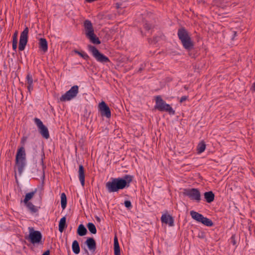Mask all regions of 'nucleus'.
<instances>
[{
  "label": "nucleus",
  "instance_id": "f257e3e1",
  "mask_svg": "<svg viewBox=\"0 0 255 255\" xmlns=\"http://www.w3.org/2000/svg\"><path fill=\"white\" fill-rule=\"evenodd\" d=\"M132 179L133 176L130 175H126L123 178H112L111 181L106 183V187L110 193L117 192L125 187H128Z\"/></svg>",
  "mask_w": 255,
  "mask_h": 255
},
{
  "label": "nucleus",
  "instance_id": "f03ea898",
  "mask_svg": "<svg viewBox=\"0 0 255 255\" xmlns=\"http://www.w3.org/2000/svg\"><path fill=\"white\" fill-rule=\"evenodd\" d=\"M26 154L23 147L18 148L16 155V164L17 171L19 175L23 172L25 165Z\"/></svg>",
  "mask_w": 255,
  "mask_h": 255
},
{
  "label": "nucleus",
  "instance_id": "7ed1b4c3",
  "mask_svg": "<svg viewBox=\"0 0 255 255\" xmlns=\"http://www.w3.org/2000/svg\"><path fill=\"white\" fill-rule=\"evenodd\" d=\"M237 23L234 21L224 19V28L227 37L233 40L237 32Z\"/></svg>",
  "mask_w": 255,
  "mask_h": 255
},
{
  "label": "nucleus",
  "instance_id": "20e7f679",
  "mask_svg": "<svg viewBox=\"0 0 255 255\" xmlns=\"http://www.w3.org/2000/svg\"><path fill=\"white\" fill-rule=\"evenodd\" d=\"M88 49L97 61L101 63H107L110 61L108 57L100 52L95 46L89 45H88Z\"/></svg>",
  "mask_w": 255,
  "mask_h": 255
},
{
  "label": "nucleus",
  "instance_id": "39448f33",
  "mask_svg": "<svg viewBox=\"0 0 255 255\" xmlns=\"http://www.w3.org/2000/svg\"><path fill=\"white\" fill-rule=\"evenodd\" d=\"M183 194L188 197L191 200H195L199 203L201 200V194L197 188H187L184 189Z\"/></svg>",
  "mask_w": 255,
  "mask_h": 255
},
{
  "label": "nucleus",
  "instance_id": "423d86ee",
  "mask_svg": "<svg viewBox=\"0 0 255 255\" xmlns=\"http://www.w3.org/2000/svg\"><path fill=\"white\" fill-rule=\"evenodd\" d=\"M78 92L79 87L77 85H74L60 98V100L61 102L70 101L75 98Z\"/></svg>",
  "mask_w": 255,
  "mask_h": 255
},
{
  "label": "nucleus",
  "instance_id": "0eeeda50",
  "mask_svg": "<svg viewBox=\"0 0 255 255\" xmlns=\"http://www.w3.org/2000/svg\"><path fill=\"white\" fill-rule=\"evenodd\" d=\"M190 215L192 218L198 222H201L204 225L208 227H211L213 226V222L209 219L204 217L202 214H199L194 211L190 212Z\"/></svg>",
  "mask_w": 255,
  "mask_h": 255
},
{
  "label": "nucleus",
  "instance_id": "6e6552de",
  "mask_svg": "<svg viewBox=\"0 0 255 255\" xmlns=\"http://www.w3.org/2000/svg\"><path fill=\"white\" fill-rule=\"evenodd\" d=\"M28 230L29 234L27 239L29 240L33 244L40 243L42 239V235L40 232L35 231L32 227H29Z\"/></svg>",
  "mask_w": 255,
  "mask_h": 255
},
{
  "label": "nucleus",
  "instance_id": "1a4fd4ad",
  "mask_svg": "<svg viewBox=\"0 0 255 255\" xmlns=\"http://www.w3.org/2000/svg\"><path fill=\"white\" fill-rule=\"evenodd\" d=\"M34 121L38 128L39 133L42 137L45 139L49 138L50 136L48 129L43 124L41 121L40 119L35 118L34 119Z\"/></svg>",
  "mask_w": 255,
  "mask_h": 255
},
{
  "label": "nucleus",
  "instance_id": "9d476101",
  "mask_svg": "<svg viewBox=\"0 0 255 255\" xmlns=\"http://www.w3.org/2000/svg\"><path fill=\"white\" fill-rule=\"evenodd\" d=\"M28 28L26 27L20 34L18 46L19 50L23 51L25 49L28 41Z\"/></svg>",
  "mask_w": 255,
  "mask_h": 255
},
{
  "label": "nucleus",
  "instance_id": "9b49d317",
  "mask_svg": "<svg viewBox=\"0 0 255 255\" xmlns=\"http://www.w3.org/2000/svg\"><path fill=\"white\" fill-rule=\"evenodd\" d=\"M99 109L102 116L109 118L111 116V110L105 102L102 101L99 105Z\"/></svg>",
  "mask_w": 255,
  "mask_h": 255
},
{
  "label": "nucleus",
  "instance_id": "f8f14e48",
  "mask_svg": "<svg viewBox=\"0 0 255 255\" xmlns=\"http://www.w3.org/2000/svg\"><path fill=\"white\" fill-rule=\"evenodd\" d=\"M161 221L162 223L168 224L170 226H174V219L170 215L163 214L161 217Z\"/></svg>",
  "mask_w": 255,
  "mask_h": 255
},
{
  "label": "nucleus",
  "instance_id": "ddd939ff",
  "mask_svg": "<svg viewBox=\"0 0 255 255\" xmlns=\"http://www.w3.org/2000/svg\"><path fill=\"white\" fill-rule=\"evenodd\" d=\"M84 25L86 31L85 34L86 36L89 34H92L94 32L93 25L91 21L89 20H86L84 21Z\"/></svg>",
  "mask_w": 255,
  "mask_h": 255
},
{
  "label": "nucleus",
  "instance_id": "4468645a",
  "mask_svg": "<svg viewBox=\"0 0 255 255\" xmlns=\"http://www.w3.org/2000/svg\"><path fill=\"white\" fill-rule=\"evenodd\" d=\"M183 47L188 50H190L193 48V43L190 37L184 38L181 40Z\"/></svg>",
  "mask_w": 255,
  "mask_h": 255
},
{
  "label": "nucleus",
  "instance_id": "2eb2a0df",
  "mask_svg": "<svg viewBox=\"0 0 255 255\" xmlns=\"http://www.w3.org/2000/svg\"><path fill=\"white\" fill-rule=\"evenodd\" d=\"M85 244L87 245L88 249L93 252L96 249V243L95 240L93 238H89L86 240Z\"/></svg>",
  "mask_w": 255,
  "mask_h": 255
},
{
  "label": "nucleus",
  "instance_id": "dca6fc26",
  "mask_svg": "<svg viewBox=\"0 0 255 255\" xmlns=\"http://www.w3.org/2000/svg\"><path fill=\"white\" fill-rule=\"evenodd\" d=\"M177 35L180 40H182V39H183L184 38L190 37L188 31L184 27H181L178 29Z\"/></svg>",
  "mask_w": 255,
  "mask_h": 255
},
{
  "label": "nucleus",
  "instance_id": "f3484780",
  "mask_svg": "<svg viewBox=\"0 0 255 255\" xmlns=\"http://www.w3.org/2000/svg\"><path fill=\"white\" fill-rule=\"evenodd\" d=\"M156 105L155 108L161 111L163 107L165 106L166 103L162 99L160 96H158L155 98Z\"/></svg>",
  "mask_w": 255,
  "mask_h": 255
},
{
  "label": "nucleus",
  "instance_id": "a211bd4d",
  "mask_svg": "<svg viewBox=\"0 0 255 255\" xmlns=\"http://www.w3.org/2000/svg\"><path fill=\"white\" fill-rule=\"evenodd\" d=\"M39 48L44 53L47 51L48 44L46 39L43 38H40L39 41Z\"/></svg>",
  "mask_w": 255,
  "mask_h": 255
},
{
  "label": "nucleus",
  "instance_id": "6ab92c4d",
  "mask_svg": "<svg viewBox=\"0 0 255 255\" xmlns=\"http://www.w3.org/2000/svg\"><path fill=\"white\" fill-rule=\"evenodd\" d=\"M78 173L79 180L82 185L83 186L85 184V170L82 165H79Z\"/></svg>",
  "mask_w": 255,
  "mask_h": 255
},
{
  "label": "nucleus",
  "instance_id": "aec40b11",
  "mask_svg": "<svg viewBox=\"0 0 255 255\" xmlns=\"http://www.w3.org/2000/svg\"><path fill=\"white\" fill-rule=\"evenodd\" d=\"M204 198L207 202L210 203L214 200L215 195L212 191L206 192L204 193Z\"/></svg>",
  "mask_w": 255,
  "mask_h": 255
},
{
  "label": "nucleus",
  "instance_id": "412c9836",
  "mask_svg": "<svg viewBox=\"0 0 255 255\" xmlns=\"http://www.w3.org/2000/svg\"><path fill=\"white\" fill-rule=\"evenodd\" d=\"M114 241L115 255H121L120 248L117 236L115 237Z\"/></svg>",
  "mask_w": 255,
  "mask_h": 255
},
{
  "label": "nucleus",
  "instance_id": "4be33fe9",
  "mask_svg": "<svg viewBox=\"0 0 255 255\" xmlns=\"http://www.w3.org/2000/svg\"><path fill=\"white\" fill-rule=\"evenodd\" d=\"M77 233L79 236H84L87 233V230L83 224H80L78 227Z\"/></svg>",
  "mask_w": 255,
  "mask_h": 255
},
{
  "label": "nucleus",
  "instance_id": "5701e85b",
  "mask_svg": "<svg viewBox=\"0 0 255 255\" xmlns=\"http://www.w3.org/2000/svg\"><path fill=\"white\" fill-rule=\"evenodd\" d=\"M66 218L65 217H62L59 223V231L60 232H63V230L67 227L66 223Z\"/></svg>",
  "mask_w": 255,
  "mask_h": 255
},
{
  "label": "nucleus",
  "instance_id": "b1692460",
  "mask_svg": "<svg viewBox=\"0 0 255 255\" xmlns=\"http://www.w3.org/2000/svg\"><path fill=\"white\" fill-rule=\"evenodd\" d=\"M87 37L90 39V40L93 43L95 44H99L101 43V41L94 34V32L92 34H89L86 36Z\"/></svg>",
  "mask_w": 255,
  "mask_h": 255
},
{
  "label": "nucleus",
  "instance_id": "393cba45",
  "mask_svg": "<svg viewBox=\"0 0 255 255\" xmlns=\"http://www.w3.org/2000/svg\"><path fill=\"white\" fill-rule=\"evenodd\" d=\"M26 81L28 84L27 88L29 91L33 89V79L32 75L29 73L27 74L26 76Z\"/></svg>",
  "mask_w": 255,
  "mask_h": 255
},
{
  "label": "nucleus",
  "instance_id": "a878e982",
  "mask_svg": "<svg viewBox=\"0 0 255 255\" xmlns=\"http://www.w3.org/2000/svg\"><path fill=\"white\" fill-rule=\"evenodd\" d=\"M72 251L75 254H78L80 252L79 243L77 241H73L72 245Z\"/></svg>",
  "mask_w": 255,
  "mask_h": 255
},
{
  "label": "nucleus",
  "instance_id": "bb28decb",
  "mask_svg": "<svg viewBox=\"0 0 255 255\" xmlns=\"http://www.w3.org/2000/svg\"><path fill=\"white\" fill-rule=\"evenodd\" d=\"M36 192L37 189H35L34 191L27 193L25 195V198L23 200L24 203H27V202L31 200L33 198L35 194L36 193Z\"/></svg>",
  "mask_w": 255,
  "mask_h": 255
},
{
  "label": "nucleus",
  "instance_id": "cd10ccee",
  "mask_svg": "<svg viewBox=\"0 0 255 255\" xmlns=\"http://www.w3.org/2000/svg\"><path fill=\"white\" fill-rule=\"evenodd\" d=\"M161 112H167L171 115L175 114V111L173 110L171 107L168 104H165V106L163 107V109L161 110Z\"/></svg>",
  "mask_w": 255,
  "mask_h": 255
},
{
  "label": "nucleus",
  "instance_id": "c85d7f7f",
  "mask_svg": "<svg viewBox=\"0 0 255 255\" xmlns=\"http://www.w3.org/2000/svg\"><path fill=\"white\" fill-rule=\"evenodd\" d=\"M206 144L204 141H201L197 145V150L198 153H202L206 148Z\"/></svg>",
  "mask_w": 255,
  "mask_h": 255
},
{
  "label": "nucleus",
  "instance_id": "c756f323",
  "mask_svg": "<svg viewBox=\"0 0 255 255\" xmlns=\"http://www.w3.org/2000/svg\"><path fill=\"white\" fill-rule=\"evenodd\" d=\"M61 204L62 209H65L67 205V198L64 193H62L61 195Z\"/></svg>",
  "mask_w": 255,
  "mask_h": 255
},
{
  "label": "nucleus",
  "instance_id": "7c9ffc66",
  "mask_svg": "<svg viewBox=\"0 0 255 255\" xmlns=\"http://www.w3.org/2000/svg\"><path fill=\"white\" fill-rule=\"evenodd\" d=\"M87 228L90 232L93 234H96L97 233V229L95 225L92 223H88L87 225Z\"/></svg>",
  "mask_w": 255,
  "mask_h": 255
},
{
  "label": "nucleus",
  "instance_id": "2f4dec72",
  "mask_svg": "<svg viewBox=\"0 0 255 255\" xmlns=\"http://www.w3.org/2000/svg\"><path fill=\"white\" fill-rule=\"evenodd\" d=\"M28 209L32 213H35L37 211L36 207L30 202H27V203H24Z\"/></svg>",
  "mask_w": 255,
  "mask_h": 255
},
{
  "label": "nucleus",
  "instance_id": "473e14b6",
  "mask_svg": "<svg viewBox=\"0 0 255 255\" xmlns=\"http://www.w3.org/2000/svg\"><path fill=\"white\" fill-rule=\"evenodd\" d=\"M74 52L75 53L79 55L81 57H82L83 58H84L85 60H88V59H89V56L88 55V54L87 53H86L84 52H83V51L80 52V51H78L77 50H74Z\"/></svg>",
  "mask_w": 255,
  "mask_h": 255
},
{
  "label": "nucleus",
  "instance_id": "72a5a7b5",
  "mask_svg": "<svg viewBox=\"0 0 255 255\" xmlns=\"http://www.w3.org/2000/svg\"><path fill=\"white\" fill-rule=\"evenodd\" d=\"M229 243L230 245H232L233 246H236L237 242L235 239V235H232L231 238L229 240Z\"/></svg>",
  "mask_w": 255,
  "mask_h": 255
},
{
  "label": "nucleus",
  "instance_id": "f704fd0d",
  "mask_svg": "<svg viewBox=\"0 0 255 255\" xmlns=\"http://www.w3.org/2000/svg\"><path fill=\"white\" fill-rule=\"evenodd\" d=\"M125 206L126 207L128 208H130L131 207V202L129 200H126L124 203Z\"/></svg>",
  "mask_w": 255,
  "mask_h": 255
},
{
  "label": "nucleus",
  "instance_id": "c9c22d12",
  "mask_svg": "<svg viewBox=\"0 0 255 255\" xmlns=\"http://www.w3.org/2000/svg\"><path fill=\"white\" fill-rule=\"evenodd\" d=\"M12 42H17V32L16 31L12 36Z\"/></svg>",
  "mask_w": 255,
  "mask_h": 255
},
{
  "label": "nucleus",
  "instance_id": "e433bc0d",
  "mask_svg": "<svg viewBox=\"0 0 255 255\" xmlns=\"http://www.w3.org/2000/svg\"><path fill=\"white\" fill-rule=\"evenodd\" d=\"M144 28H145L146 30H149V29L151 28V25H150L149 24H148V23H145V24L144 25Z\"/></svg>",
  "mask_w": 255,
  "mask_h": 255
},
{
  "label": "nucleus",
  "instance_id": "4c0bfd02",
  "mask_svg": "<svg viewBox=\"0 0 255 255\" xmlns=\"http://www.w3.org/2000/svg\"><path fill=\"white\" fill-rule=\"evenodd\" d=\"M17 44V42H12V49L14 51L16 50Z\"/></svg>",
  "mask_w": 255,
  "mask_h": 255
},
{
  "label": "nucleus",
  "instance_id": "58836bf2",
  "mask_svg": "<svg viewBox=\"0 0 255 255\" xmlns=\"http://www.w3.org/2000/svg\"><path fill=\"white\" fill-rule=\"evenodd\" d=\"M187 99V97L186 96H183L181 98L180 102L182 103V102L185 101V100H186Z\"/></svg>",
  "mask_w": 255,
  "mask_h": 255
},
{
  "label": "nucleus",
  "instance_id": "ea45409f",
  "mask_svg": "<svg viewBox=\"0 0 255 255\" xmlns=\"http://www.w3.org/2000/svg\"><path fill=\"white\" fill-rule=\"evenodd\" d=\"M251 90L252 91L255 92V82L252 85V86L251 88Z\"/></svg>",
  "mask_w": 255,
  "mask_h": 255
},
{
  "label": "nucleus",
  "instance_id": "a19ab883",
  "mask_svg": "<svg viewBox=\"0 0 255 255\" xmlns=\"http://www.w3.org/2000/svg\"><path fill=\"white\" fill-rule=\"evenodd\" d=\"M50 254V251L49 250L46 251L42 255H49Z\"/></svg>",
  "mask_w": 255,
  "mask_h": 255
},
{
  "label": "nucleus",
  "instance_id": "79ce46f5",
  "mask_svg": "<svg viewBox=\"0 0 255 255\" xmlns=\"http://www.w3.org/2000/svg\"><path fill=\"white\" fill-rule=\"evenodd\" d=\"M142 70V68L140 67V68L139 69L138 71H139V72H141Z\"/></svg>",
  "mask_w": 255,
  "mask_h": 255
},
{
  "label": "nucleus",
  "instance_id": "37998d69",
  "mask_svg": "<svg viewBox=\"0 0 255 255\" xmlns=\"http://www.w3.org/2000/svg\"><path fill=\"white\" fill-rule=\"evenodd\" d=\"M97 221H100V218H99V217H97Z\"/></svg>",
  "mask_w": 255,
  "mask_h": 255
},
{
  "label": "nucleus",
  "instance_id": "c03bdc74",
  "mask_svg": "<svg viewBox=\"0 0 255 255\" xmlns=\"http://www.w3.org/2000/svg\"><path fill=\"white\" fill-rule=\"evenodd\" d=\"M219 0H215L216 3H217Z\"/></svg>",
  "mask_w": 255,
  "mask_h": 255
},
{
  "label": "nucleus",
  "instance_id": "a18cd8bd",
  "mask_svg": "<svg viewBox=\"0 0 255 255\" xmlns=\"http://www.w3.org/2000/svg\"><path fill=\"white\" fill-rule=\"evenodd\" d=\"M229 17V15H228V16H225V15H224V18H226V17Z\"/></svg>",
  "mask_w": 255,
  "mask_h": 255
},
{
  "label": "nucleus",
  "instance_id": "49530a36",
  "mask_svg": "<svg viewBox=\"0 0 255 255\" xmlns=\"http://www.w3.org/2000/svg\"><path fill=\"white\" fill-rule=\"evenodd\" d=\"M44 172H43V176L44 177Z\"/></svg>",
  "mask_w": 255,
  "mask_h": 255
}]
</instances>
